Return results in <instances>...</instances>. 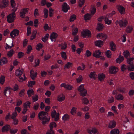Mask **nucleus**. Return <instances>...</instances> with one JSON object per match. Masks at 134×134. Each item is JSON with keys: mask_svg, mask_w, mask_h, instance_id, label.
I'll list each match as a JSON object with an SVG mask.
<instances>
[{"mask_svg": "<svg viewBox=\"0 0 134 134\" xmlns=\"http://www.w3.org/2000/svg\"><path fill=\"white\" fill-rule=\"evenodd\" d=\"M65 98V96L63 94H61L58 96L57 100L59 102H62L63 101Z\"/></svg>", "mask_w": 134, "mask_h": 134, "instance_id": "obj_24", "label": "nucleus"}, {"mask_svg": "<svg viewBox=\"0 0 134 134\" xmlns=\"http://www.w3.org/2000/svg\"><path fill=\"white\" fill-rule=\"evenodd\" d=\"M51 116L52 118L54 119L55 121H57L59 119V113H57L56 112L55 110L53 111L51 113Z\"/></svg>", "mask_w": 134, "mask_h": 134, "instance_id": "obj_8", "label": "nucleus"}, {"mask_svg": "<svg viewBox=\"0 0 134 134\" xmlns=\"http://www.w3.org/2000/svg\"><path fill=\"white\" fill-rule=\"evenodd\" d=\"M76 19V16L75 15H72L70 17V22L74 21Z\"/></svg>", "mask_w": 134, "mask_h": 134, "instance_id": "obj_47", "label": "nucleus"}, {"mask_svg": "<svg viewBox=\"0 0 134 134\" xmlns=\"http://www.w3.org/2000/svg\"><path fill=\"white\" fill-rule=\"evenodd\" d=\"M118 71V69L117 68L114 66H112L109 68V72L111 74H115Z\"/></svg>", "mask_w": 134, "mask_h": 134, "instance_id": "obj_10", "label": "nucleus"}, {"mask_svg": "<svg viewBox=\"0 0 134 134\" xmlns=\"http://www.w3.org/2000/svg\"><path fill=\"white\" fill-rule=\"evenodd\" d=\"M132 29L133 28L131 26H128L126 29V32H130Z\"/></svg>", "mask_w": 134, "mask_h": 134, "instance_id": "obj_57", "label": "nucleus"}, {"mask_svg": "<svg viewBox=\"0 0 134 134\" xmlns=\"http://www.w3.org/2000/svg\"><path fill=\"white\" fill-rule=\"evenodd\" d=\"M8 0H2V4H1V8H4L7 7L8 5Z\"/></svg>", "mask_w": 134, "mask_h": 134, "instance_id": "obj_16", "label": "nucleus"}, {"mask_svg": "<svg viewBox=\"0 0 134 134\" xmlns=\"http://www.w3.org/2000/svg\"><path fill=\"white\" fill-rule=\"evenodd\" d=\"M84 85H81L77 88L78 90L80 92V95L82 97L86 96L87 94V91L84 86Z\"/></svg>", "mask_w": 134, "mask_h": 134, "instance_id": "obj_2", "label": "nucleus"}, {"mask_svg": "<svg viewBox=\"0 0 134 134\" xmlns=\"http://www.w3.org/2000/svg\"><path fill=\"white\" fill-rule=\"evenodd\" d=\"M97 37L98 38L102 39L104 40L107 39V36L106 34L103 33H99L97 35Z\"/></svg>", "mask_w": 134, "mask_h": 134, "instance_id": "obj_13", "label": "nucleus"}, {"mask_svg": "<svg viewBox=\"0 0 134 134\" xmlns=\"http://www.w3.org/2000/svg\"><path fill=\"white\" fill-rule=\"evenodd\" d=\"M24 70L22 69H20L19 68L17 69L15 72L16 75L18 77L22 75L23 74Z\"/></svg>", "mask_w": 134, "mask_h": 134, "instance_id": "obj_14", "label": "nucleus"}, {"mask_svg": "<svg viewBox=\"0 0 134 134\" xmlns=\"http://www.w3.org/2000/svg\"><path fill=\"white\" fill-rule=\"evenodd\" d=\"M127 69L129 70L133 71L134 70V65L132 64L128 66L127 67Z\"/></svg>", "mask_w": 134, "mask_h": 134, "instance_id": "obj_54", "label": "nucleus"}, {"mask_svg": "<svg viewBox=\"0 0 134 134\" xmlns=\"http://www.w3.org/2000/svg\"><path fill=\"white\" fill-rule=\"evenodd\" d=\"M104 20L106 24L108 25L110 24L111 23V20H109L107 18H105L104 19Z\"/></svg>", "mask_w": 134, "mask_h": 134, "instance_id": "obj_55", "label": "nucleus"}, {"mask_svg": "<svg viewBox=\"0 0 134 134\" xmlns=\"http://www.w3.org/2000/svg\"><path fill=\"white\" fill-rule=\"evenodd\" d=\"M27 93L29 97H30L32 95L34 94V92L32 89H30L27 91Z\"/></svg>", "mask_w": 134, "mask_h": 134, "instance_id": "obj_33", "label": "nucleus"}, {"mask_svg": "<svg viewBox=\"0 0 134 134\" xmlns=\"http://www.w3.org/2000/svg\"><path fill=\"white\" fill-rule=\"evenodd\" d=\"M87 131L89 134H98L97 130L95 127L89 128L87 129Z\"/></svg>", "mask_w": 134, "mask_h": 134, "instance_id": "obj_6", "label": "nucleus"}, {"mask_svg": "<svg viewBox=\"0 0 134 134\" xmlns=\"http://www.w3.org/2000/svg\"><path fill=\"white\" fill-rule=\"evenodd\" d=\"M72 34L75 35L78 32V29L77 27H74L73 26H72Z\"/></svg>", "mask_w": 134, "mask_h": 134, "instance_id": "obj_28", "label": "nucleus"}, {"mask_svg": "<svg viewBox=\"0 0 134 134\" xmlns=\"http://www.w3.org/2000/svg\"><path fill=\"white\" fill-rule=\"evenodd\" d=\"M35 83V81H30L28 82V86L29 87H31L33 86V85Z\"/></svg>", "mask_w": 134, "mask_h": 134, "instance_id": "obj_50", "label": "nucleus"}, {"mask_svg": "<svg viewBox=\"0 0 134 134\" xmlns=\"http://www.w3.org/2000/svg\"><path fill=\"white\" fill-rule=\"evenodd\" d=\"M12 88L10 87H7L4 90V94L7 97L9 96L10 93Z\"/></svg>", "mask_w": 134, "mask_h": 134, "instance_id": "obj_11", "label": "nucleus"}, {"mask_svg": "<svg viewBox=\"0 0 134 134\" xmlns=\"http://www.w3.org/2000/svg\"><path fill=\"white\" fill-rule=\"evenodd\" d=\"M57 126L56 123L54 122H52L49 124V127L50 130H53L52 129L54 127H56Z\"/></svg>", "mask_w": 134, "mask_h": 134, "instance_id": "obj_37", "label": "nucleus"}, {"mask_svg": "<svg viewBox=\"0 0 134 134\" xmlns=\"http://www.w3.org/2000/svg\"><path fill=\"white\" fill-rule=\"evenodd\" d=\"M98 79L100 81H103L105 78V76L103 74L101 73L98 75Z\"/></svg>", "mask_w": 134, "mask_h": 134, "instance_id": "obj_27", "label": "nucleus"}, {"mask_svg": "<svg viewBox=\"0 0 134 134\" xmlns=\"http://www.w3.org/2000/svg\"><path fill=\"white\" fill-rule=\"evenodd\" d=\"M70 118V116L67 114H65L62 117V119L64 121L68 120Z\"/></svg>", "mask_w": 134, "mask_h": 134, "instance_id": "obj_32", "label": "nucleus"}, {"mask_svg": "<svg viewBox=\"0 0 134 134\" xmlns=\"http://www.w3.org/2000/svg\"><path fill=\"white\" fill-rule=\"evenodd\" d=\"M62 10L65 13L68 12L69 9H70L69 6L66 2H64L62 5Z\"/></svg>", "mask_w": 134, "mask_h": 134, "instance_id": "obj_9", "label": "nucleus"}, {"mask_svg": "<svg viewBox=\"0 0 134 134\" xmlns=\"http://www.w3.org/2000/svg\"><path fill=\"white\" fill-rule=\"evenodd\" d=\"M46 134H55L54 131L53 130L50 129L47 132Z\"/></svg>", "mask_w": 134, "mask_h": 134, "instance_id": "obj_64", "label": "nucleus"}, {"mask_svg": "<svg viewBox=\"0 0 134 134\" xmlns=\"http://www.w3.org/2000/svg\"><path fill=\"white\" fill-rule=\"evenodd\" d=\"M115 98L118 100H121L124 99V97L122 94H119L116 95Z\"/></svg>", "mask_w": 134, "mask_h": 134, "instance_id": "obj_26", "label": "nucleus"}, {"mask_svg": "<svg viewBox=\"0 0 134 134\" xmlns=\"http://www.w3.org/2000/svg\"><path fill=\"white\" fill-rule=\"evenodd\" d=\"M94 43L95 45L99 47H101L103 44V42L100 40L96 41Z\"/></svg>", "mask_w": 134, "mask_h": 134, "instance_id": "obj_22", "label": "nucleus"}, {"mask_svg": "<svg viewBox=\"0 0 134 134\" xmlns=\"http://www.w3.org/2000/svg\"><path fill=\"white\" fill-rule=\"evenodd\" d=\"M14 53V52L13 50L11 49L8 52L7 55L8 57H11L13 55Z\"/></svg>", "mask_w": 134, "mask_h": 134, "instance_id": "obj_59", "label": "nucleus"}, {"mask_svg": "<svg viewBox=\"0 0 134 134\" xmlns=\"http://www.w3.org/2000/svg\"><path fill=\"white\" fill-rule=\"evenodd\" d=\"M18 129H12L10 130V133L11 134H14L16 133L18 131Z\"/></svg>", "mask_w": 134, "mask_h": 134, "instance_id": "obj_62", "label": "nucleus"}, {"mask_svg": "<svg viewBox=\"0 0 134 134\" xmlns=\"http://www.w3.org/2000/svg\"><path fill=\"white\" fill-rule=\"evenodd\" d=\"M5 81V77L3 75L1 76V84L3 85Z\"/></svg>", "mask_w": 134, "mask_h": 134, "instance_id": "obj_52", "label": "nucleus"}, {"mask_svg": "<svg viewBox=\"0 0 134 134\" xmlns=\"http://www.w3.org/2000/svg\"><path fill=\"white\" fill-rule=\"evenodd\" d=\"M116 23V25L118 24H119V25H127L128 22L126 19H123L121 20H117Z\"/></svg>", "mask_w": 134, "mask_h": 134, "instance_id": "obj_7", "label": "nucleus"}, {"mask_svg": "<svg viewBox=\"0 0 134 134\" xmlns=\"http://www.w3.org/2000/svg\"><path fill=\"white\" fill-rule=\"evenodd\" d=\"M49 36V34H47L44 37H43L42 38V40L43 42H45L47 41Z\"/></svg>", "mask_w": 134, "mask_h": 134, "instance_id": "obj_36", "label": "nucleus"}, {"mask_svg": "<svg viewBox=\"0 0 134 134\" xmlns=\"http://www.w3.org/2000/svg\"><path fill=\"white\" fill-rule=\"evenodd\" d=\"M61 55L62 58L65 60L67 58V56L66 53L64 52H62L61 53Z\"/></svg>", "mask_w": 134, "mask_h": 134, "instance_id": "obj_44", "label": "nucleus"}, {"mask_svg": "<svg viewBox=\"0 0 134 134\" xmlns=\"http://www.w3.org/2000/svg\"><path fill=\"white\" fill-rule=\"evenodd\" d=\"M91 17V15L89 13L86 14L84 16V19L85 20H90Z\"/></svg>", "mask_w": 134, "mask_h": 134, "instance_id": "obj_35", "label": "nucleus"}, {"mask_svg": "<svg viewBox=\"0 0 134 134\" xmlns=\"http://www.w3.org/2000/svg\"><path fill=\"white\" fill-rule=\"evenodd\" d=\"M99 113L101 114H104L106 113V110L104 107H102L99 109Z\"/></svg>", "mask_w": 134, "mask_h": 134, "instance_id": "obj_43", "label": "nucleus"}, {"mask_svg": "<svg viewBox=\"0 0 134 134\" xmlns=\"http://www.w3.org/2000/svg\"><path fill=\"white\" fill-rule=\"evenodd\" d=\"M44 18H47L48 15V10L46 8H45L44 9Z\"/></svg>", "mask_w": 134, "mask_h": 134, "instance_id": "obj_48", "label": "nucleus"}, {"mask_svg": "<svg viewBox=\"0 0 134 134\" xmlns=\"http://www.w3.org/2000/svg\"><path fill=\"white\" fill-rule=\"evenodd\" d=\"M19 31L15 29L13 30L10 33V35L12 38H14L15 36L18 35Z\"/></svg>", "mask_w": 134, "mask_h": 134, "instance_id": "obj_17", "label": "nucleus"}, {"mask_svg": "<svg viewBox=\"0 0 134 134\" xmlns=\"http://www.w3.org/2000/svg\"><path fill=\"white\" fill-rule=\"evenodd\" d=\"M8 61L7 59L5 57H3L1 60V64L3 63V64H6L7 63Z\"/></svg>", "mask_w": 134, "mask_h": 134, "instance_id": "obj_41", "label": "nucleus"}, {"mask_svg": "<svg viewBox=\"0 0 134 134\" xmlns=\"http://www.w3.org/2000/svg\"><path fill=\"white\" fill-rule=\"evenodd\" d=\"M89 76L90 78L95 79L96 76L95 72L94 71L91 72L89 75Z\"/></svg>", "mask_w": 134, "mask_h": 134, "instance_id": "obj_38", "label": "nucleus"}, {"mask_svg": "<svg viewBox=\"0 0 134 134\" xmlns=\"http://www.w3.org/2000/svg\"><path fill=\"white\" fill-rule=\"evenodd\" d=\"M106 55L108 58H110L111 57V53L110 50L107 51L106 52Z\"/></svg>", "mask_w": 134, "mask_h": 134, "instance_id": "obj_61", "label": "nucleus"}, {"mask_svg": "<svg viewBox=\"0 0 134 134\" xmlns=\"http://www.w3.org/2000/svg\"><path fill=\"white\" fill-rule=\"evenodd\" d=\"M118 9L121 14H124L125 13L124 8L122 5H119L118 7Z\"/></svg>", "mask_w": 134, "mask_h": 134, "instance_id": "obj_18", "label": "nucleus"}, {"mask_svg": "<svg viewBox=\"0 0 134 134\" xmlns=\"http://www.w3.org/2000/svg\"><path fill=\"white\" fill-rule=\"evenodd\" d=\"M48 115L47 113L43 111H41L38 114V118L40 120H42V123L43 125H45L49 121L50 118L46 116Z\"/></svg>", "mask_w": 134, "mask_h": 134, "instance_id": "obj_1", "label": "nucleus"}, {"mask_svg": "<svg viewBox=\"0 0 134 134\" xmlns=\"http://www.w3.org/2000/svg\"><path fill=\"white\" fill-rule=\"evenodd\" d=\"M77 108L75 107H73L71 109L70 113L71 115H75L76 112Z\"/></svg>", "mask_w": 134, "mask_h": 134, "instance_id": "obj_31", "label": "nucleus"}, {"mask_svg": "<svg viewBox=\"0 0 134 134\" xmlns=\"http://www.w3.org/2000/svg\"><path fill=\"white\" fill-rule=\"evenodd\" d=\"M82 66H79L77 68V69L78 70H84L85 68V66L84 64L82 63L81 64Z\"/></svg>", "mask_w": 134, "mask_h": 134, "instance_id": "obj_49", "label": "nucleus"}, {"mask_svg": "<svg viewBox=\"0 0 134 134\" xmlns=\"http://www.w3.org/2000/svg\"><path fill=\"white\" fill-rule=\"evenodd\" d=\"M110 46L111 49L113 51H115L116 49L115 45L113 42L110 43Z\"/></svg>", "mask_w": 134, "mask_h": 134, "instance_id": "obj_34", "label": "nucleus"}, {"mask_svg": "<svg viewBox=\"0 0 134 134\" xmlns=\"http://www.w3.org/2000/svg\"><path fill=\"white\" fill-rule=\"evenodd\" d=\"M58 36V35L57 33L53 32L51 34L50 38L52 41L55 42V41Z\"/></svg>", "mask_w": 134, "mask_h": 134, "instance_id": "obj_12", "label": "nucleus"}, {"mask_svg": "<svg viewBox=\"0 0 134 134\" xmlns=\"http://www.w3.org/2000/svg\"><path fill=\"white\" fill-rule=\"evenodd\" d=\"M124 58L122 56L120 55L116 59V62L117 63H120L122 62L124 60Z\"/></svg>", "mask_w": 134, "mask_h": 134, "instance_id": "obj_30", "label": "nucleus"}, {"mask_svg": "<svg viewBox=\"0 0 134 134\" xmlns=\"http://www.w3.org/2000/svg\"><path fill=\"white\" fill-rule=\"evenodd\" d=\"M72 88L73 87L70 84H67L65 90L70 91L72 89Z\"/></svg>", "mask_w": 134, "mask_h": 134, "instance_id": "obj_58", "label": "nucleus"}, {"mask_svg": "<svg viewBox=\"0 0 134 134\" xmlns=\"http://www.w3.org/2000/svg\"><path fill=\"white\" fill-rule=\"evenodd\" d=\"M102 53L99 50H97L93 53V55L96 58H98L102 56Z\"/></svg>", "mask_w": 134, "mask_h": 134, "instance_id": "obj_15", "label": "nucleus"}, {"mask_svg": "<svg viewBox=\"0 0 134 134\" xmlns=\"http://www.w3.org/2000/svg\"><path fill=\"white\" fill-rule=\"evenodd\" d=\"M29 9L28 8H25L23 9L20 12V15L22 18H25V20L26 21H28L29 20V18L26 17L25 18V14H27L28 13V10Z\"/></svg>", "mask_w": 134, "mask_h": 134, "instance_id": "obj_3", "label": "nucleus"}, {"mask_svg": "<svg viewBox=\"0 0 134 134\" xmlns=\"http://www.w3.org/2000/svg\"><path fill=\"white\" fill-rule=\"evenodd\" d=\"M127 63L130 64H131L134 63V58H131L127 59Z\"/></svg>", "mask_w": 134, "mask_h": 134, "instance_id": "obj_40", "label": "nucleus"}, {"mask_svg": "<svg viewBox=\"0 0 134 134\" xmlns=\"http://www.w3.org/2000/svg\"><path fill=\"white\" fill-rule=\"evenodd\" d=\"M25 90L24 89L21 90L20 92L19 95L21 97L23 96L25 94Z\"/></svg>", "mask_w": 134, "mask_h": 134, "instance_id": "obj_63", "label": "nucleus"}, {"mask_svg": "<svg viewBox=\"0 0 134 134\" xmlns=\"http://www.w3.org/2000/svg\"><path fill=\"white\" fill-rule=\"evenodd\" d=\"M116 124V122L114 120H112L109 122L108 127L109 128L112 129L115 126Z\"/></svg>", "mask_w": 134, "mask_h": 134, "instance_id": "obj_19", "label": "nucleus"}, {"mask_svg": "<svg viewBox=\"0 0 134 134\" xmlns=\"http://www.w3.org/2000/svg\"><path fill=\"white\" fill-rule=\"evenodd\" d=\"M120 133V131L119 129H114L110 131L111 134H119Z\"/></svg>", "mask_w": 134, "mask_h": 134, "instance_id": "obj_39", "label": "nucleus"}, {"mask_svg": "<svg viewBox=\"0 0 134 134\" xmlns=\"http://www.w3.org/2000/svg\"><path fill=\"white\" fill-rule=\"evenodd\" d=\"M81 100L82 103L83 104H84L85 105H87L89 103V100L87 98H82L81 99Z\"/></svg>", "mask_w": 134, "mask_h": 134, "instance_id": "obj_25", "label": "nucleus"}, {"mask_svg": "<svg viewBox=\"0 0 134 134\" xmlns=\"http://www.w3.org/2000/svg\"><path fill=\"white\" fill-rule=\"evenodd\" d=\"M19 78V81L20 82H22L26 80V77L25 76V74H23V75L18 77Z\"/></svg>", "mask_w": 134, "mask_h": 134, "instance_id": "obj_23", "label": "nucleus"}, {"mask_svg": "<svg viewBox=\"0 0 134 134\" xmlns=\"http://www.w3.org/2000/svg\"><path fill=\"white\" fill-rule=\"evenodd\" d=\"M10 128V125H7L3 126L2 129V131L3 132H6L8 131Z\"/></svg>", "mask_w": 134, "mask_h": 134, "instance_id": "obj_20", "label": "nucleus"}, {"mask_svg": "<svg viewBox=\"0 0 134 134\" xmlns=\"http://www.w3.org/2000/svg\"><path fill=\"white\" fill-rule=\"evenodd\" d=\"M81 34L84 38L91 37V35L90 31L88 29L84 30L81 32Z\"/></svg>", "mask_w": 134, "mask_h": 134, "instance_id": "obj_5", "label": "nucleus"}, {"mask_svg": "<svg viewBox=\"0 0 134 134\" xmlns=\"http://www.w3.org/2000/svg\"><path fill=\"white\" fill-rule=\"evenodd\" d=\"M37 33V32L36 31H34L33 33L32 34L31 36V38H30V40H33L35 38L36 35Z\"/></svg>", "mask_w": 134, "mask_h": 134, "instance_id": "obj_53", "label": "nucleus"}, {"mask_svg": "<svg viewBox=\"0 0 134 134\" xmlns=\"http://www.w3.org/2000/svg\"><path fill=\"white\" fill-rule=\"evenodd\" d=\"M15 18V14L14 12H13L8 15L7 18V21L9 23L13 22Z\"/></svg>", "mask_w": 134, "mask_h": 134, "instance_id": "obj_4", "label": "nucleus"}, {"mask_svg": "<svg viewBox=\"0 0 134 134\" xmlns=\"http://www.w3.org/2000/svg\"><path fill=\"white\" fill-rule=\"evenodd\" d=\"M72 63L70 62H68L64 66V68L65 69H68L72 67Z\"/></svg>", "mask_w": 134, "mask_h": 134, "instance_id": "obj_29", "label": "nucleus"}, {"mask_svg": "<svg viewBox=\"0 0 134 134\" xmlns=\"http://www.w3.org/2000/svg\"><path fill=\"white\" fill-rule=\"evenodd\" d=\"M43 47V45L42 44L39 43L37 45L36 49L37 50H39L41 49Z\"/></svg>", "mask_w": 134, "mask_h": 134, "instance_id": "obj_56", "label": "nucleus"}, {"mask_svg": "<svg viewBox=\"0 0 134 134\" xmlns=\"http://www.w3.org/2000/svg\"><path fill=\"white\" fill-rule=\"evenodd\" d=\"M117 90L120 92L124 93L125 92L126 90L124 87H119L117 89Z\"/></svg>", "mask_w": 134, "mask_h": 134, "instance_id": "obj_51", "label": "nucleus"}, {"mask_svg": "<svg viewBox=\"0 0 134 134\" xmlns=\"http://www.w3.org/2000/svg\"><path fill=\"white\" fill-rule=\"evenodd\" d=\"M17 115V114L16 111L13 112L11 118L13 119H14L16 118Z\"/></svg>", "mask_w": 134, "mask_h": 134, "instance_id": "obj_60", "label": "nucleus"}, {"mask_svg": "<svg viewBox=\"0 0 134 134\" xmlns=\"http://www.w3.org/2000/svg\"><path fill=\"white\" fill-rule=\"evenodd\" d=\"M123 54L124 56L126 58L129 57L130 55L129 52L127 50L125 51L123 53Z\"/></svg>", "mask_w": 134, "mask_h": 134, "instance_id": "obj_42", "label": "nucleus"}, {"mask_svg": "<svg viewBox=\"0 0 134 134\" xmlns=\"http://www.w3.org/2000/svg\"><path fill=\"white\" fill-rule=\"evenodd\" d=\"M30 76L33 80L35 79L36 77L37 73L36 72H35L32 70H31L30 71Z\"/></svg>", "mask_w": 134, "mask_h": 134, "instance_id": "obj_21", "label": "nucleus"}, {"mask_svg": "<svg viewBox=\"0 0 134 134\" xmlns=\"http://www.w3.org/2000/svg\"><path fill=\"white\" fill-rule=\"evenodd\" d=\"M96 8L94 7H92L91 10V13L92 15H93L96 13Z\"/></svg>", "mask_w": 134, "mask_h": 134, "instance_id": "obj_45", "label": "nucleus"}, {"mask_svg": "<svg viewBox=\"0 0 134 134\" xmlns=\"http://www.w3.org/2000/svg\"><path fill=\"white\" fill-rule=\"evenodd\" d=\"M30 104L31 103L30 102L28 101H27L24 103L23 107H25L26 108H27V107L30 108Z\"/></svg>", "mask_w": 134, "mask_h": 134, "instance_id": "obj_46", "label": "nucleus"}]
</instances>
